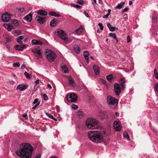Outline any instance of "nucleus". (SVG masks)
<instances>
[{
	"mask_svg": "<svg viewBox=\"0 0 158 158\" xmlns=\"http://www.w3.org/2000/svg\"><path fill=\"white\" fill-rule=\"evenodd\" d=\"M93 69L95 74L96 75H98L100 73L99 67L97 66L94 65L93 66Z\"/></svg>",
	"mask_w": 158,
	"mask_h": 158,
	"instance_id": "obj_17",
	"label": "nucleus"
},
{
	"mask_svg": "<svg viewBox=\"0 0 158 158\" xmlns=\"http://www.w3.org/2000/svg\"><path fill=\"white\" fill-rule=\"evenodd\" d=\"M74 49L75 52L79 54L80 52V48L78 46H75L74 48Z\"/></svg>",
	"mask_w": 158,
	"mask_h": 158,
	"instance_id": "obj_25",
	"label": "nucleus"
},
{
	"mask_svg": "<svg viewBox=\"0 0 158 158\" xmlns=\"http://www.w3.org/2000/svg\"><path fill=\"white\" fill-rule=\"evenodd\" d=\"M114 127L115 130L117 131H119L121 129L122 127L120 121L118 120H116L114 123Z\"/></svg>",
	"mask_w": 158,
	"mask_h": 158,
	"instance_id": "obj_10",
	"label": "nucleus"
},
{
	"mask_svg": "<svg viewBox=\"0 0 158 158\" xmlns=\"http://www.w3.org/2000/svg\"><path fill=\"white\" fill-rule=\"evenodd\" d=\"M13 65L14 67H19L20 65V64L19 62H17L15 63H14L13 64Z\"/></svg>",
	"mask_w": 158,
	"mask_h": 158,
	"instance_id": "obj_37",
	"label": "nucleus"
},
{
	"mask_svg": "<svg viewBox=\"0 0 158 158\" xmlns=\"http://www.w3.org/2000/svg\"><path fill=\"white\" fill-rule=\"evenodd\" d=\"M58 35L62 40L65 42L71 43L72 40L71 39H68L66 37V34L64 31L60 29H58L56 31Z\"/></svg>",
	"mask_w": 158,
	"mask_h": 158,
	"instance_id": "obj_6",
	"label": "nucleus"
},
{
	"mask_svg": "<svg viewBox=\"0 0 158 158\" xmlns=\"http://www.w3.org/2000/svg\"><path fill=\"white\" fill-rule=\"evenodd\" d=\"M40 102H38L34 107H32V108H35L40 104Z\"/></svg>",
	"mask_w": 158,
	"mask_h": 158,
	"instance_id": "obj_53",
	"label": "nucleus"
},
{
	"mask_svg": "<svg viewBox=\"0 0 158 158\" xmlns=\"http://www.w3.org/2000/svg\"><path fill=\"white\" fill-rule=\"evenodd\" d=\"M25 45L21 44V45H16L14 47L16 50L23 51L25 48Z\"/></svg>",
	"mask_w": 158,
	"mask_h": 158,
	"instance_id": "obj_14",
	"label": "nucleus"
},
{
	"mask_svg": "<svg viewBox=\"0 0 158 158\" xmlns=\"http://www.w3.org/2000/svg\"><path fill=\"white\" fill-rule=\"evenodd\" d=\"M130 41V36L128 35L127 37V43H129Z\"/></svg>",
	"mask_w": 158,
	"mask_h": 158,
	"instance_id": "obj_52",
	"label": "nucleus"
},
{
	"mask_svg": "<svg viewBox=\"0 0 158 158\" xmlns=\"http://www.w3.org/2000/svg\"><path fill=\"white\" fill-rule=\"evenodd\" d=\"M126 81L123 78H121L120 80L122 88L120 85L118 83H115L114 85V90L116 96H119L121 93L122 89L123 90L125 89L126 87Z\"/></svg>",
	"mask_w": 158,
	"mask_h": 158,
	"instance_id": "obj_3",
	"label": "nucleus"
},
{
	"mask_svg": "<svg viewBox=\"0 0 158 158\" xmlns=\"http://www.w3.org/2000/svg\"><path fill=\"white\" fill-rule=\"evenodd\" d=\"M154 75H155L156 78L158 79V73L157 72V70L155 68L154 69Z\"/></svg>",
	"mask_w": 158,
	"mask_h": 158,
	"instance_id": "obj_34",
	"label": "nucleus"
},
{
	"mask_svg": "<svg viewBox=\"0 0 158 158\" xmlns=\"http://www.w3.org/2000/svg\"><path fill=\"white\" fill-rule=\"evenodd\" d=\"M58 22V20L55 19H52L51 21L50 25L51 27H55L57 24Z\"/></svg>",
	"mask_w": 158,
	"mask_h": 158,
	"instance_id": "obj_19",
	"label": "nucleus"
},
{
	"mask_svg": "<svg viewBox=\"0 0 158 158\" xmlns=\"http://www.w3.org/2000/svg\"><path fill=\"white\" fill-rule=\"evenodd\" d=\"M33 149L31 144L24 143L20 144V149L16 152V153L22 158H31Z\"/></svg>",
	"mask_w": 158,
	"mask_h": 158,
	"instance_id": "obj_1",
	"label": "nucleus"
},
{
	"mask_svg": "<svg viewBox=\"0 0 158 158\" xmlns=\"http://www.w3.org/2000/svg\"><path fill=\"white\" fill-rule=\"evenodd\" d=\"M110 29L109 30L110 31H114L115 30H118V28H116L115 27H112V26Z\"/></svg>",
	"mask_w": 158,
	"mask_h": 158,
	"instance_id": "obj_36",
	"label": "nucleus"
},
{
	"mask_svg": "<svg viewBox=\"0 0 158 158\" xmlns=\"http://www.w3.org/2000/svg\"><path fill=\"white\" fill-rule=\"evenodd\" d=\"M110 15L109 14H107L106 15H104L103 16V18L104 19L106 18Z\"/></svg>",
	"mask_w": 158,
	"mask_h": 158,
	"instance_id": "obj_56",
	"label": "nucleus"
},
{
	"mask_svg": "<svg viewBox=\"0 0 158 158\" xmlns=\"http://www.w3.org/2000/svg\"><path fill=\"white\" fill-rule=\"evenodd\" d=\"M47 88H49V89H50L52 88V86L50 84H48L47 85Z\"/></svg>",
	"mask_w": 158,
	"mask_h": 158,
	"instance_id": "obj_57",
	"label": "nucleus"
},
{
	"mask_svg": "<svg viewBox=\"0 0 158 158\" xmlns=\"http://www.w3.org/2000/svg\"><path fill=\"white\" fill-rule=\"evenodd\" d=\"M86 127L91 129H96L99 128L100 125L99 122L96 119L89 118L86 121Z\"/></svg>",
	"mask_w": 158,
	"mask_h": 158,
	"instance_id": "obj_4",
	"label": "nucleus"
},
{
	"mask_svg": "<svg viewBox=\"0 0 158 158\" xmlns=\"http://www.w3.org/2000/svg\"><path fill=\"white\" fill-rule=\"evenodd\" d=\"M83 27L81 26L78 29L76 30L75 32L76 33H79L83 31Z\"/></svg>",
	"mask_w": 158,
	"mask_h": 158,
	"instance_id": "obj_28",
	"label": "nucleus"
},
{
	"mask_svg": "<svg viewBox=\"0 0 158 158\" xmlns=\"http://www.w3.org/2000/svg\"><path fill=\"white\" fill-rule=\"evenodd\" d=\"M107 80L110 82H111L112 81L113 76L111 74L107 76L106 77Z\"/></svg>",
	"mask_w": 158,
	"mask_h": 158,
	"instance_id": "obj_26",
	"label": "nucleus"
},
{
	"mask_svg": "<svg viewBox=\"0 0 158 158\" xmlns=\"http://www.w3.org/2000/svg\"><path fill=\"white\" fill-rule=\"evenodd\" d=\"M37 13L39 15L44 16H46L47 15V12L46 11L43 10H39L37 12Z\"/></svg>",
	"mask_w": 158,
	"mask_h": 158,
	"instance_id": "obj_22",
	"label": "nucleus"
},
{
	"mask_svg": "<svg viewBox=\"0 0 158 158\" xmlns=\"http://www.w3.org/2000/svg\"><path fill=\"white\" fill-rule=\"evenodd\" d=\"M128 10V8L127 7L125 8L124 9L122 10L121 11V12L122 13H123L127 11Z\"/></svg>",
	"mask_w": 158,
	"mask_h": 158,
	"instance_id": "obj_44",
	"label": "nucleus"
},
{
	"mask_svg": "<svg viewBox=\"0 0 158 158\" xmlns=\"http://www.w3.org/2000/svg\"><path fill=\"white\" fill-rule=\"evenodd\" d=\"M61 68L64 71V73H68V71L67 69V67L66 65H64V66H63L61 67Z\"/></svg>",
	"mask_w": 158,
	"mask_h": 158,
	"instance_id": "obj_31",
	"label": "nucleus"
},
{
	"mask_svg": "<svg viewBox=\"0 0 158 158\" xmlns=\"http://www.w3.org/2000/svg\"><path fill=\"white\" fill-rule=\"evenodd\" d=\"M3 26L8 31H10L12 29H13V26L10 24L4 23L3 24Z\"/></svg>",
	"mask_w": 158,
	"mask_h": 158,
	"instance_id": "obj_16",
	"label": "nucleus"
},
{
	"mask_svg": "<svg viewBox=\"0 0 158 158\" xmlns=\"http://www.w3.org/2000/svg\"><path fill=\"white\" fill-rule=\"evenodd\" d=\"M11 23H12L14 24L15 26H18L19 24L18 21L15 19H13L12 20Z\"/></svg>",
	"mask_w": 158,
	"mask_h": 158,
	"instance_id": "obj_30",
	"label": "nucleus"
},
{
	"mask_svg": "<svg viewBox=\"0 0 158 158\" xmlns=\"http://www.w3.org/2000/svg\"><path fill=\"white\" fill-rule=\"evenodd\" d=\"M38 100L37 99H35L33 103V104H35L36 103H37L38 102Z\"/></svg>",
	"mask_w": 158,
	"mask_h": 158,
	"instance_id": "obj_49",
	"label": "nucleus"
},
{
	"mask_svg": "<svg viewBox=\"0 0 158 158\" xmlns=\"http://www.w3.org/2000/svg\"><path fill=\"white\" fill-rule=\"evenodd\" d=\"M125 4V2H123L121 3L118 4L115 7L116 9H120L122 8Z\"/></svg>",
	"mask_w": 158,
	"mask_h": 158,
	"instance_id": "obj_27",
	"label": "nucleus"
},
{
	"mask_svg": "<svg viewBox=\"0 0 158 158\" xmlns=\"http://www.w3.org/2000/svg\"><path fill=\"white\" fill-rule=\"evenodd\" d=\"M101 82L102 83H103V84H106V81L105 80H104V79H101Z\"/></svg>",
	"mask_w": 158,
	"mask_h": 158,
	"instance_id": "obj_58",
	"label": "nucleus"
},
{
	"mask_svg": "<svg viewBox=\"0 0 158 158\" xmlns=\"http://www.w3.org/2000/svg\"><path fill=\"white\" fill-rule=\"evenodd\" d=\"M17 41L19 44H22L23 42H22V40H18V39H17Z\"/></svg>",
	"mask_w": 158,
	"mask_h": 158,
	"instance_id": "obj_48",
	"label": "nucleus"
},
{
	"mask_svg": "<svg viewBox=\"0 0 158 158\" xmlns=\"http://www.w3.org/2000/svg\"><path fill=\"white\" fill-rule=\"evenodd\" d=\"M24 75L27 78H30V77L28 73L27 72H25L24 73Z\"/></svg>",
	"mask_w": 158,
	"mask_h": 158,
	"instance_id": "obj_42",
	"label": "nucleus"
},
{
	"mask_svg": "<svg viewBox=\"0 0 158 158\" xmlns=\"http://www.w3.org/2000/svg\"><path fill=\"white\" fill-rule=\"evenodd\" d=\"M27 88V86L23 84H20L19 85L17 88V89L19 90L20 91H23L26 89Z\"/></svg>",
	"mask_w": 158,
	"mask_h": 158,
	"instance_id": "obj_15",
	"label": "nucleus"
},
{
	"mask_svg": "<svg viewBox=\"0 0 158 158\" xmlns=\"http://www.w3.org/2000/svg\"><path fill=\"white\" fill-rule=\"evenodd\" d=\"M39 80H37L35 81V83L36 84H38L39 83Z\"/></svg>",
	"mask_w": 158,
	"mask_h": 158,
	"instance_id": "obj_61",
	"label": "nucleus"
},
{
	"mask_svg": "<svg viewBox=\"0 0 158 158\" xmlns=\"http://www.w3.org/2000/svg\"><path fill=\"white\" fill-rule=\"evenodd\" d=\"M19 9V11L21 12H23L24 11H25V10L24 8H20Z\"/></svg>",
	"mask_w": 158,
	"mask_h": 158,
	"instance_id": "obj_47",
	"label": "nucleus"
},
{
	"mask_svg": "<svg viewBox=\"0 0 158 158\" xmlns=\"http://www.w3.org/2000/svg\"><path fill=\"white\" fill-rule=\"evenodd\" d=\"M24 38V36H23V35H21L19 36V37H18L17 39H18V40H22Z\"/></svg>",
	"mask_w": 158,
	"mask_h": 158,
	"instance_id": "obj_45",
	"label": "nucleus"
},
{
	"mask_svg": "<svg viewBox=\"0 0 158 158\" xmlns=\"http://www.w3.org/2000/svg\"><path fill=\"white\" fill-rule=\"evenodd\" d=\"M32 52L35 54L38 59L42 57V56L40 49H37V48L34 49L32 50Z\"/></svg>",
	"mask_w": 158,
	"mask_h": 158,
	"instance_id": "obj_11",
	"label": "nucleus"
},
{
	"mask_svg": "<svg viewBox=\"0 0 158 158\" xmlns=\"http://www.w3.org/2000/svg\"><path fill=\"white\" fill-rule=\"evenodd\" d=\"M71 107L74 110H76L78 108V106L75 104L72 105Z\"/></svg>",
	"mask_w": 158,
	"mask_h": 158,
	"instance_id": "obj_41",
	"label": "nucleus"
},
{
	"mask_svg": "<svg viewBox=\"0 0 158 158\" xmlns=\"http://www.w3.org/2000/svg\"><path fill=\"white\" fill-rule=\"evenodd\" d=\"M124 137L125 138H127L128 140H130V138L128 135V134L127 132H124L123 133Z\"/></svg>",
	"mask_w": 158,
	"mask_h": 158,
	"instance_id": "obj_32",
	"label": "nucleus"
},
{
	"mask_svg": "<svg viewBox=\"0 0 158 158\" xmlns=\"http://www.w3.org/2000/svg\"><path fill=\"white\" fill-rule=\"evenodd\" d=\"M35 20L38 23L40 24H43L46 19V17H43L40 16H37L35 18Z\"/></svg>",
	"mask_w": 158,
	"mask_h": 158,
	"instance_id": "obj_12",
	"label": "nucleus"
},
{
	"mask_svg": "<svg viewBox=\"0 0 158 158\" xmlns=\"http://www.w3.org/2000/svg\"><path fill=\"white\" fill-rule=\"evenodd\" d=\"M109 35L110 37H111L114 38V39L116 38L117 37L116 36V35L115 33H109Z\"/></svg>",
	"mask_w": 158,
	"mask_h": 158,
	"instance_id": "obj_33",
	"label": "nucleus"
},
{
	"mask_svg": "<svg viewBox=\"0 0 158 158\" xmlns=\"http://www.w3.org/2000/svg\"><path fill=\"white\" fill-rule=\"evenodd\" d=\"M67 100L70 102H75L77 99V94L74 93L70 94L67 96Z\"/></svg>",
	"mask_w": 158,
	"mask_h": 158,
	"instance_id": "obj_8",
	"label": "nucleus"
},
{
	"mask_svg": "<svg viewBox=\"0 0 158 158\" xmlns=\"http://www.w3.org/2000/svg\"><path fill=\"white\" fill-rule=\"evenodd\" d=\"M6 48L8 49L9 50L10 49V46L9 44H6Z\"/></svg>",
	"mask_w": 158,
	"mask_h": 158,
	"instance_id": "obj_59",
	"label": "nucleus"
},
{
	"mask_svg": "<svg viewBox=\"0 0 158 158\" xmlns=\"http://www.w3.org/2000/svg\"><path fill=\"white\" fill-rule=\"evenodd\" d=\"M98 116L102 119L107 118V114L106 112L100 111L98 113Z\"/></svg>",
	"mask_w": 158,
	"mask_h": 158,
	"instance_id": "obj_13",
	"label": "nucleus"
},
{
	"mask_svg": "<svg viewBox=\"0 0 158 158\" xmlns=\"http://www.w3.org/2000/svg\"><path fill=\"white\" fill-rule=\"evenodd\" d=\"M56 108L57 110V111H59V110H58V109H59V106H56Z\"/></svg>",
	"mask_w": 158,
	"mask_h": 158,
	"instance_id": "obj_64",
	"label": "nucleus"
},
{
	"mask_svg": "<svg viewBox=\"0 0 158 158\" xmlns=\"http://www.w3.org/2000/svg\"><path fill=\"white\" fill-rule=\"evenodd\" d=\"M25 67V65L24 64H22L21 66V67L22 69H23V68H24Z\"/></svg>",
	"mask_w": 158,
	"mask_h": 158,
	"instance_id": "obj_63",
	"label": "nucleus"
},
{
	"mask_svg": "<svg viewBox=\"0 0 158 158\" xmlns=\"http://www.w3.org/2000/svg\"><path fill=\"white\" fill-rule=\"evenodd\" d=\"M84 13L87 17H89V15L87 13L86 11H84Z\"/></svg>",
	"mask_w": 158,
	"mask_h": 158,
	"instance_id": "obj_55",
	"label": "nucleus"
},
{
	"mask_svg": "<svg viewBox=\"0 0 158 158\" xmlns=\"http://www.w3.org/2000/svg\"><path fill=\"white\" fill-rule=\"evenodd\" d=\"M44 98V100L46 101L48 99V98L47 95L44 94L43 95Z\"/></svg>",
	"mask_w": 158,
	"mask_h": 158,
	"instance_id": "obj_46",
	"label": "nucleus"
},
{
	"mask_svg": "<svg viewBox=\"0 0 158 158\" xmlns=\"http://www.w3.org/2000/svg\"><path fill=\"white\" fill-rule=\"evenodd\" d=\"M154 88L155 90L158 92V83H157L155 84Z\"/></svg>",
	"mask_w": 158,
	"mask_h": 158,
	"instance_id": "obj_43",
	"label": "nucleus"
},
{
	"mask_svg": "<svg viewBox=\"0 0 158 158\" xmlns=\"http://www.w3.org/2000/svg\"><path fill=\"white\" fill-rule=\"evenodd\" d=\"M41 156V155L40 154H39L37 155H36L35 156V158H40Z\"/></svg>",
	"mask_w": 158,
	"mask_h": 158,
	"instance_id": "obj_54",
	"label": "nucleus"
},
{
	"mask_svg": "<svg viewBox=\"0 0 158 158\" xmlns=\"http://www.w3.org/2000/svg\"><path fill=\"white\" fill-rule=\"evenodd\" d=\"M77 2L79 4L81 5H83L85 3L84 1L83 0H78L77 1Z\"/></svg>",
	"mask_w": 158,
	"mask_h": 158,
	"instance_id": "obj_38",
	"label": "nucleus"
},
{
	"mask_svg": "<svg viewBox=\"0 0 158 158\" xmlns=\"http://www.w3.org/2000/svg\"><path fill=\"white\" fill-rule=\"evenodd\" d=\"M49 15L50 16H54L56 17H60V15L59 14L56 13L55 12L51 11L49 13Z\"/></svg>",
	"mask_w": 158,
	"mask_h": 158,
	"instance_id": "obj_24",
	"label": "nucleus"
},
{
	"mask_svg": "<svg viewBox=\"0 0 158 158\" xmlns=\"http://www.w3.org/2000/svg\"><path fill=\"white\" fill-rule=\"evenodd\" d=\"M98 25L100 27V29L101 30H102L103 29L104 27L103 24L102 23H98Z\"/></svg>",
	"mask_w": 158,
	"mask_h": 158,
	"instance_id": "obj_39",
	"label": "nucleus"
},
{
	"mask_svg": "<svg viewBox=\"0 0 158 158\" xmlns=\"http://www.w3.org/2000/svg\"><path fill=\"white\" fill-rule=\"evenodd\" d=\"M88 136L91 141L95 143H100L103 141V136L98 131H89Z\"/></svg>",
	"mask_w": 158,
	"mask_h": 158,
	"instance_id": "obj_2",
	"label": "nucleus"
},
{
	"mask_svg": "<svg viewBox=\"0 0 158 158\" xmlns=\"http://www.w3.org/2000/svg\"><path fill=\"white\" fill-rule=\"evenodd\" d=\"M46 115L50 118L52 119L53 118V116L52 115L48 114L47 112H46Z\"/></svg>",
	"mask_w": 158,
	"mask_h": 158,
	"instance_id": "obj_40",
	"label": "nucleus"
},
{
	"mask_svg": "<svg viewBox=\"0 0 158 158\" xmlns=\"http://www.w3.org/2000/svg\"><path fill=\"white\" fill-rule=\"evenodd\" d=\"M69 84L72 85V84L74 82V81L72 78L71 77H69Z\"/></svg>",
	"mask_w": 158,
	"mask_h": 158,
	"instance_id": "obj_35",
	"label": "nucleus"
},
{
	"mask_svg": "<svg viewBox=\"0 0 158 158\" xmlns=\"http://www.w3.org/2000/svg\"><path fill=\"white\" fill-rule=\"evenodd\" d=\"M31 43L33 45H42L43 43L40 40H31Z\"/></svg>",
	"mask_w": 158,
	"mask_h": 158,
	"instance_id": "obj_18",
	"label": "nucleus"
},
{
	"mask_svg": "<svg viewBox=\"0 0 158 158\" xmlns=\"http://www.w3.org/2000/svg\"><path fill=\"white\" fill-rule=\"evenodd\" d=\"M23 117L26 119L28 118V116L26 114H24L23 115Z\"/></svg>",
	"mask_w": 158,
	"mask_h": 158,
	"instance_id": "obj_50",
	"label": "nucleus"
},
{
	"mask_svg": "<svg viewBox=\"0 0 158 158\" xmlns=\"http://www.w3.org/2000/svg\"><path fill=\"white\" fill-rule=\"evenodd\" d=\"M107 26L108 28H109V29H110V28L112 27V26L110 23H108L107 24Z\"/></svg>",
	"mask_w": 158,
	"mask_h": 158,
	"instance_id": "obj_60",
	"label": "nucleus"
},
{
	"mask_svg": "<svg viewBox=\"0 0 158 158\" xmlns=\"http://www.w3.org/2000/svg\"><path fill=\"white\" fill-rule=\"evenodd\" d=\"M107 104L111 107L113 106H116L118 104V100L111 96H107Z\"/></svg>",
	"mask_w": 158,
	"mask_h": 158,
	"instance_id": "obj_7",
	"label": "nucleus"
},
{
	"mask_svg": "<svg viewBox=\"0 0 158 158\" xmlns=\"http://www.w3.org/2000/svg\"><path fill=\"white\" fill-rule=\"evenodd\" d=\"M77 115L79 118H83L84 114L82 111L80 110L77 112Z\"/></svg>",
	"mask_w": 158,
	"mask_h": 158,
	"instance_id": "obj_23",
	"label": "nucleus"
},
{
	"mask_svg": "<svg viewBox=\"0 0 158 158\" xmlns=\"http://www.w3.org/2000/svg\"><path fill=\"white\" fill-rule=\"evenodd\" d=\"M1 18L4 22H8L10 20V15L7 12H6L2 14Z\"/></svg>",
	"mask_w": 158,
	"mask_h": 158,
	"instance_id": "obj_9",
	"label": "nucleus"
},
{
	"mask_svg": "<svg viewBox=\"0 0 158 158\" xmlns=\"http://www.w3.org/2000/svg\"><path fill=\"white\" fill-rule=\"evenodd\" d=\"M111 11V10H110V9H108V13H107V14H109V15H110V13Z\"/></svg>",
	"mask_w": 158,
	"mask_h": 158,
	"instance_id": "obj_62",
	"label": "nucleus"
},
{
	"mask_svg": "<svg viewBox=\"0 0 158 158\" xmlns=\"http://www.w3.org/2000/svg\"><path fill=\"white\" fill-rule=\"evenodd\" d=\"M70 5L73 7H75L77 9H81V6L78 5H76L73 3H71L70 4Z\"/></svg>",
	"mask_w": 158,
	"mask_h": 158,
	"instance_id": "obj_29",
	"label": "nucleus"
},
{
	"mask_svg": "<svg viewBox=\"0 0 158 158\" xmlns=\"http://www.w3.org/2000/svg\"><path fill=\"white\" fill-rule=\"evenodd\" d=\"M83 55L87 62H89V53L87 51H84L83 52Z\"/></svg>",
	"mask_w": 158,
	"mask_h": 158,
	"instance_id": "obj_20",
	"label": "nucleus"
},
{
	"mask_svg": "<svg viewBox=\"0 0 158 158\" xmlns=\"http://www.w3.org/2000/svg\"><path fill=\"white\" fill-rule=\"evenodd\" d=\"M6 43H9L11 41V40L10 39L6 38Z\"/></svg>",
	"mask_w": 158,
	"mask_h": 158,
	"instance_id": "obj_51",
	"label": "nucleus"
},
{
	"mask_svg": "<svg viewBox=\"0 0 158 158\" xmlns=\"http://www.w3.org/2000/svg\"><path fill=\"white\" fill-rule=\"evenodd\" d=\"M45 55L49 61H53L56 57V54L54 52L50 50L46 49Z\"/></svg>",
	"mask_w": 158,
	"mask_h": 158,
	"instance_id": "obj_5",
	"label": "nucleus"
},
{
	"mask_svg": "<svg viewBox=\"0 0 158 158\" xmlns=\"http://www.w3.org/2000/svg\"><path fill=\"white\" fill-rule=\"evenodd\" d=\"M32 14L29 13L28 15H26L24 18L26 20L30 22L32 19Z\"/></svg>",
	"mask_w": 158,
	"mask_h": 158,
	"instance_id": "obj_21",
	"label": "nucleus"
}]
</instances>
